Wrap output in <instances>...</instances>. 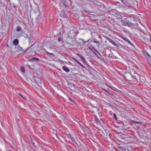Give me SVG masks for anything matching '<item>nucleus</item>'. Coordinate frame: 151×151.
<instances>
[{"label":"nucleus","mask_w":151,"mask_h":151,"mask_svg":"<svg viewBox=\"0 0 151 151\" xmlns=\"http://www.w3.org/2000/svg\"><path fill=\"white\" fill-rule=\"evenodd\" d=\"M46 54H48V55H50L52 56H54V54L53 53H50L47 51H46Z\"/></svg>","instance_id":"nucleus-29"},{"label":"nucleus","mask_w":151,"mask_h":151,"mask_svg":"<svg viewBox=\"0 0 151 151\" xmlns=\"http://www.w3.org/2000/svg\"><path fill=\"white\" fill-rule=\"evenodd\" d=\"M103 89L104 91H105L106 93H107L109 94L110 95H111V96H113V93H109L108 91L106 89H105L104 88H103Z\"/></svg>","instance_id":"nucleus-25"},{"label":"nucleus","mask_w":151,"mask_h":151,"mask_svg":"<svg viewBox=\"0 0 151 151\" xmlns=\"http://www.w3.org/2000/svg\"><path fill=\"white\" fill-rule=\"evenodd\" d=\"M141 123H142L141 122L136 121L135 124H141Z\"/></svg>","instance_id":"nucleus-45"},{"label":"nucleus","mask_w":151,"mask_h":151,"mask_svg":"<svg viewBox=\"0 0 151 151\" xmlns=\"http://www.w3.org/2000/svg\"><path fill=\"white\" fill-rule=\"evenodd\" d=\"M61 2L63 4V6H65L66 8L68 9L69 8V6L68 5L66 2V0H60Z\"/></svg>","instance_id":"nucleus-9"},{"label":"nucleus","mask_w":151,"mask_h":151,"mask_svg":"<svg viewBox=\"0 0 151 151\" xmlns=\"http://www.w3.org/2000/svg\"><path fill=\"white\" fill-rule=\"evenodd\" d=\"M92 48L93 50H94L97 53L99 54V52L96 50L95 49V48L94 47H93V46H92Z\"/></svg>","instance_id":"nucleus-38"},{"label":"nucleus","mask_w":151,"mask_h":151,"mask_svg":"<svg viewBox=\"0 0 151 151\" xmlns=\"http://www.w3.org/2000/svg\"><path fill=\"white\" fill-rule=\"evenodd\" d=\"M100 7V8H102V7L101 6H99V7Z\"/></svg>","instance_id":"nucleus-53"},{"label":"nucleus","mask_w":151,"mask_h":151,"mask_svg":"<svg viewBox=\"0 0 151 151\" xmlns=\"http://www.w3.org/2000/svg\"><path fill=\"white\" fill-rule=\"evenodd\" d=\"M110 52H111V53H110V54H109V55L108 56V57H109L110 58H113V53L111 52V50H110Z\"/></svg>","instance_id":"nucleus-33"},{"label":"nucleus","mask_w":151,"mask_h":151,"mask_svg":"<svg viewBox=\"0 0 151 151\" xmlns=\"http://www.w3.org/2000/svg\"><path fill=\"white\" fill-rule=\"evenodd\" d=\"M101 12H103V11H104L103 10H101Z\"/></svg>","instance_id":"nucleus-52"},{"label":"nucleus","mask_w":151,"mask_h":151,"mask_svg":"<svg viewBox=\"0 0 151 151\" xmlns=\"http://www.w3.org/2000/svg\"><path fill=\"white\" fill-rule=\"evenodd\" d=\"M109 87L111 89L113 90H114V91H116L117 90V88H115L114 87L112 86V87H111L110 86H109Z\"/></svg>","instance_id":"nucleus-30"},{"label":"nucleus","mask_w":151,"mask_h":151,"mask_svg":"<svg viewBox=\"0 0 151 151\" xmlns=\"http://www.w3.org/2000/svg\"><path fill=\"white\" fill-rule=\"evenodd\" d=\"M28 61L30 62H33L34 61H40L39 58L37 57H33L32 58H29Z\"/></svg>","instance_id":"nucleus-6"},{"label":"nucleus","mask_w":151,"mask_h":151,"mask_svg":"<svg viewBox=\"0 0 151 151\" xmlns=\"http://www.w3.org/2000/svg\"><path fill=\"white\" fill-rule=\"evenodd\" d=\"M132 122L133 123L135 124L136 121H134V120H132Z\"/></svg>","instance_id":"nucleus-48"},{"label":"nucleus","mask_w":151,"mask_h":151,"mask_svg":"<svg viewBox=\"0 0 151 151\" xmlns=\"http://www.w3.org/2000/svg\"><path fill=\"white\" fill-rule=\"evenodd\" d=\"M123 39L125 41H127V42H128L131 45H132V46H134V45L132 44V43L127 38L124 37Z\"/></svg>","instance_id":"nucleus-14"},{"label":"nucleus","mask_w":151,"mask_h":151,"mask_svg":"<svg viewBox=\"0 0 151 151\" xmlns=\"http://www.w3.org/2000/svg\"><path fill=\"white\" fill-rule=\"evenodd\" d=\"M17 48L18 50V52H21L22 51H23V48L21 47L19 45H18L17 47Z\"/></svg>","instance_id":"nucleus-23"},{"label":"nucleus","mask_w":151,"mask_h":151,"mask_svg":"<svg viewBox=\"0 0 151 151\" xmlns=\"http://www.w3.org/2000/svg\"><path fill=\"white\" fill-rule=\"evenodd\" d=\"M94 118L96 122L98 123L99 124L101 123L99 119L96 116H94Z\"/></svg>","instance_id":"nucleus-22"},{"label":"nucleus","mask_w":151,"mask_h":151,"mask_svg":"<svg viewBox=\"0 0 151 151\" xmlns=\"http://www.w3.org/2000/svg\"><path fill=\"white\" fill-rule=\"evenodd\" d=\"M127 78V80L129 81H132L133 80V79H135L136 81H137V79L135 76H132L131 74L129 73L125 77Z\"/></svg>","instance_id":"nucleus-3"},{"label":"nucleus","mask_w":151,"mask_h":151,"mask_svg":"<svg viewBox=\"0 0 151 151\" xmlns=\"http://www.w3.org/2000/svg\"><path fill=\"white\" fill-rule=\"evenodd\" d=\"M132 19H133V20H134V17L133 16L132 17Z\"/></svg>","instance_id":"nucleus-50"},{"label":"nucleus","mask_w":151,"mask_h":151,"mask_svg":"<svg viewBox=\"0 0 151 151\" xmlns=\"http://www.w3.org/2000/svg\"><path fill=\"white\" fill-rule=\"evenodd\" d=\"M89 104L90 105H91V106L93 107V108H96V106H94V105H93L92 103H89Z\"/></svg>","instance_id":"nucleus-42"},{"label":"nucleus","mask_w":151,"mask_h":151,"mask_svg":"<svg viewBox=\"0 0 151 151\" xmlns=\"http://www.w3.org/2000/svg\"><path fill=\"white\" fill-rule=\"evenodd\" d=\"M73 59L76 63H78L81 66L83 67L84 68H85V67L82 65V64L80 63L78 60L76 59L75 58H72Z\"/></svg>","instance_id":"nucleus-17"},{"label":"nucleus","mask_w":151,"mask_h":151,"mask_svg":"<svg viewBox=\"0 0 151 151\" xmlns=\"http://www.w3.org/2000/svg\"><path fill=\"white\" fill-rule=\"evenodd\" d=\"M19 95L21 97H22L23 99L25 100H26V99L23 96V95L21 93H19Z\"/></svg>","instance_id":"nucleus-43"},{"label":"nucleus","mask_w":151,"mask_h":151,"mask_svg":"<svg viewBox=\"0 0 151 151\" xmlns=\"http://www.w3.org/2000/svg\"><path fill=\"white\" fill-rule=\"evenodd\" d=\"M32 79L35 81L36 83L38 86L41 85L42 83V82L40 78L37 77L35 76H32Z\"/></svg>","instance_id":"nucleus-2"},{"label":"nucleus","mask_w":151,"mask_h":151,"mask_svg":"<svg viewBox=\"0 0 151 151\" xmlns=\"http://www.w3.org/2000/svg\"><path fill=\"white\" fill-rule=\"evenodd\" d=\"M92 48L93 50H94L97 53L99 54V52L96 50L95 49V48L94 47H93V46H92Z\"/></svg>","instance_id":"nucleus-39"},{"label":"nucleus","mask_w":151,"mask_h":151,"mask_svg":"<svg viewBox=\"0 0 151 151\" xmlns=\"http://www.w3.org/2000/svg\"><path fill=\"white\" fill-rule=\"evenodd\" d=\"M62 38L61 37H59L58 39V40L59 42H60L62 41Z\"/></svg>","instance_id":"nucleus-41"},{"label":"nucleus","mask_w":151,"mask_h":151,"mask_svg":"<svg viewBox=\"0 0 151 151\" xmlns=\"http://www.w3.org/2000/svg\"><path fill=\"white\" fill-rule=\"evenodd\" d=\"M108 40L109 42H111L112 44L113 45H114L116 47H118L117 44L116 43L114 42V40H113L110 39H109Z\"/></svg>","instance_id":"nucleus-12"},{"label":"nucleus","mask_w":151,"mask_h":151,"mask_svg":"<svg viewBox=\"0 0 151 151\" xmlns=\"http://www.w3.org/2000/svg\"><path fill=\"white\" fill-rule=\"evenodd\" d=\"M69 100L72 102L75 103V102L70 96H69Z\"/></svg>","instance_id":"nucleus-36"},{"label":"nucleus","mask_w":151,"mask_h":151,"mask_svg":"<svg viewBox=\"0 0 151 151\" xmlns=\"http://www.w3.org/2000/svg\"><path fill=\"white\" fill-rule=\"evenodd\" d=\"M13 44L14 45H18L19 43V40L17 39H14L13 41Z\"/></svg>","instance_id":"nucleus-19"},{"label":"nucleus","mask_w":151,"mask_h":151,"mask_svg":"<svg viewBox=\"0 0 151 151\" xmlns=\"http://www.w3.org/2000/svg\"><path fill=\"white\" fill-rule=\"evenodd\" d=\"M80 40H82L83 42V44H85V43L86 42H88L89 40H88V41H85L84 40H83V39H79Z\"/></svg>","instance_id":"nucleus-40"},{"label":"nucleus","mask_w":151,"mask_h":151,"mask_svg":"<svg viewBox=\"0 0 151 151\" xmlns=\"http://www.w3.org/2000/svg\"><path fill=\"white\" fill-rule=\"evenodd\" d=\"M62 69L66 72H68L70 71L69 69L66 66H63Z\"/></svg>","instance_id":"nucleus-13"},{"label":"nucleus","mask_w":151,"mask_h":151,"mask_svg":"<svg viewBox=\"0 0 151 151\" xmlns=\"http://www.w3.org/2000/svg\"><path fill=\"white\" fill-rule=\"evenodd\" d=\"M1 29L4 31H6V29L5 27H6L5 25L4 24L3 26H1Z\"/></svg>","instance_id":"nucleus-28"},{"label":"nucleus","mask_w":151,"mask_h":151,"mask_svg":"<svg viewBox=\"0 0 151 151\" xmlns=\"http://www.w3.org/2000/svg\"><path fill=\"white\" fill-rule=\"evenodd\" d=\"M85 11V12L86 13H87V12H88V11H86V10H85V11Z\"/></svg>","instance_id":"nucleus-51"},{"label":"nucleus","mask_w":151,"mask_h":151,"mask_svg":"<svg viewBox=\"0 0 151 151\" xmlns=\"http://www.w3.org/2000/svg\"><path fill=\"white\" fill-rule=\"evenodd\" d=\"M31 142H32V144L33 145V146H35V143L32 141H31Z\"/></svg>","instance_id":"nucleus-46"},{"label":"nucleus","mask_w":151,"mask_h":151,"mask_svg":"<svg viewBox=\"0 0 151 151\" xmlns=\"http://www.w3.org/2000/svg\"><path fill=\"white\" fill-rule=\"evenodd\" d=\"M89 50H91L94 53V54L95 55H97V54H96V52L95 51H93V49H92V48L91 47H89Z\"/></svg>","instance_id":"nucleus-31"},{"label":"nucleus","mask_w":151,"mask_h":151,"mask_svg":"<svg viewBox=\"0 0 151 151\" xmlns=\"http://www.w3.org/2000/svg\"><path fill=\"white\" fill-rule=\"evenodd\" d=\"M99 151H104L102 149L99 148Z\"/></svg>","instance_id":"nucleus-47"},{"label":"nucleus","mask_w":151,"mask_h":151,"mask_svg":"<svg viewBox=\"0 0 151 151\" xmlns=\"http://www.w3.org/2000/svg\"><path fill=\"white\" fill-rule=\"evenodd\" d=\"M142 54L148 62L151 63V56L145 50L142 52Z\"/></svg>","instance_id":"nucleus-1"},{"label":"nucleus","mask_w":151,"mask_h":151,"mask_svg":"<svg viewBox=\"0 0 151 151\" xmlns=\"http://www.w3.org/2000/svg\"><path fill=\"white\" fill-rule=\"evenodd\" d=\"M20 69L21 71L23 72V73H24L25 72V68L24 67H20Z\"/></svg>","instance_id":"nucleus-27"},{"label":"nucleus","mask_w":151,"mask_h":151,"mask_svg":"<svg viewBox=\"0 0 151 151\" xmlns=\"http://www.w3.org/2000/svg\"><path fill=\"white\" fill-rule=\"evenodd\" d=\"M68 86L72 91L77 92L75 91V85L73 83H70L68 84Z\"/></svg>","instance_id":"nucleus-4"},{"label":"nucleus","mask_w":151,"mask_h":151,"mask_svg":"<svg viewBox=\"0 0 151 151\" xmlns=\"http://www.w3.org/2000/svg\"><path fill=\"white\" fill-rule=\"evenodd\" d=\"M76 33H79V32H76Z\"/></svg>","instance_id":"nucleus-54"},{"label":"nucleus","mask_w":151,"mask_h":151,"mask_svg":"<svg viewBox=\"0 0 151 151\" xmlns=\"http://www.w3.org/2000/svg\"><path fill=\"white\" fill-rule=\"evenodd\" d=\"M77 55L81 58L83 63H86V61L85 58L83 56L79 53H77Z\"/></svg>","instance_id":"nucleus-10"},{"label":"nucleus","mask_w":151,"mask_h":151,"mask_svg":"<svg viewBox=\"0 0 151 151\" xmlns=\"http://www.w3.org/2000/svg\"><path fill=\"white\" fill-rule=\"evenodd\" d=\"M121 22H122V24L123 25H127V24L128 23V22H127L126 21H124L123 20H122L121 21Z\"/></svg>","instance_id":"nucleus-21"},{"label":"nucleus","mask_w":151,"mask_h":151,"mask_svg":"<svg viewBox=\"0 0 151 151\" xmlns=\"http://www.w3.org/2000/svg\"><path fill=\"white\" fill-rule=\"evenodd\" d=\"M73 59L76 63H78L81 66L83 67L84 68H85V67L82 65V64L80 63L78 60L76 59L75 58H72Z\"/></svg>","instance_id":"nucleus-18"},{"label":"nucleus","mask_w":151,"mask_h":151,"mask_svg":"<svg viewBox=\"0 0 151 151\" xmlns=\"http://www.w3.org/2000/svg\"><path fill=\"white\" fill-rule=\"evenodd\" d=\"M92 48L93 50H94L97 53L99 54V52L96 50L95 49V48L94 47H93V46H92Z\"/></svg>","instance_id":"nucleus-37"},{"label":"nucleus","mask_w":151,"mask_h":151,"mask_svg":"<svg viewBox=\"0 0 151 151\" xmlns=\"http://www.w3.org/2000/svg\"><path fill=\"white\" fill-rule=\"evenodd\" d=\"M70 33V31L69 32V33ZM68 37L69 38H70L71 36H70V33L68 34Z\"/></svg>","instance_id":"nucleus-44"},{"label":"nucleus","mask_w":151,"mask_h":151,"mask_svg":"<svg viewBox=\"0 0 151 151\" xmlns=\"http://www.w3.org/2000/svg\"><path fill=\"white\" fill-rule=\"evenodd\" d=\"M67 137L68 138H70L72 142H74L75 143H76V141L75 140L74 138L72 136V135L70 134H67Z\"/></svg>","instance_id":"nucleus-8"},{"label":"nucleus","mask_w":151,"mask_h":151,"mask_svg":"<svg viewBox=\"0 0 151 151\" xmlns=\"http://www.w3.org/2000/svg\"><path fill=\"white\" fill-rule=\"evenodd\" d=\"M110 14L113 15L114 16H116L119 15V12L115 9L111 10L109 12Z\"/></svg>","instance_id":"nucleus-5"},{"label":"nucleus","mask_w":151,"mask_h":151,"mask_svg":"<svg viewBox=\"0 0 151 151\" xmlns=\"http://www.w3.org/2000/svg\"><path fill=\"white\" fill-rule=\"evenodd\" d=\"M38 12L39 13L37 16V17H36V19L37 21H40L42 17V14L40 12L39 9H38Z\"/></svg>","instance_id":"nucleus-7"},{"label":"nucleus","mask_w":151,"mask_h":151,"mask_svg":"<svg viewBox=\"0 0 151 151\" xmlns=\"http://www.w3.org/2000/svg\"><path fill=\"white\" fill-rule=\"evenodd\" d=\"M73 59L76 63H78L81 66L83 67L84 68H85V67L82 65V64L80 63L78 60L76 59L75 58H72Z\"/></svg>","instance_id":"nucleus-16"},{"label":"nucleus","mask_w":151,"mask_h":151,"mask_svg":"<svg viewBox=\"0 0 151 151\" xmlns=\"http://www.w3.org/2000/svg\"><path fill=\"white\" fill-rule=\"evenodd\" d=\"M127 26L128 27H132L134 26V24L131 22H129L127 24Z\"/></svg>","instance_id":"nucleus-20"},{"label":"nucleus","mask_w":151,"mask_h":151,"mask_svg":"<svg viewBox=\"0 0 151 151\" xmlns=\"http://www.w3.org/2000/svg\"><path fill=\"white\" fill-rule=\"evenodd\" d=\"M22 29L21 27L20 26H18L17 27L16 30L17 32H19L21 31Z\"/></svg>","instance_id":"nucleus-26"},{"label":"nucleus","mask_w":151,"mask_h":151,"mask_svg":"<svg viewBox=\"0 0 151 151\" xmlns=\"http://www.w3.org/2000/svg\"><path fill=\"white\" fill-rule=\"evenodd\" d=\"M108 106L111 108H114V106L111 104L108 103Z\"/></svg>","instance_id":"nucleus-34"},{"label":"nucleus","mask_w":151,"mask_h":151,"mask_svg":"<svg viewBox=\"0 0 151 151\" xmlns=\"http://www.w3.org/2000/svg\"><path fill=\"white\" fill-rule=\"evenodd\" d=\"M103 8L104 9V6H103Z\"/></svg>","instance_id":"nucleus-55"},{"label":"nucleus","mask_w":151,"mask_h":151,"mask_svg":"<svg viewBox=\"0 0 151 151\" xmlns=\"http://www.w3.org/2000/svg\"><path fill=\"white\" fill-rule=\"evenodd\" d=\"M60 16L63 18H67V15L63 11H61L60 13Z\"/></svg>","instance_id":"nucleus-11"},{"label":"nucleus","mask_w":151,"mask_h":151,"mask_svg":"<svg viewBox=\"0 0 151 151\" xmlns=\"http://www.w3.org/2000/svg\"><path fill=\"white\" fill-rule=\"evenodd\" d=\"M86 65L89 67H91L88 64L86 63H86H85Z\"/></svg>","instance_id":"nucleus-49"},{"label":"nucleus","mask_w":151,"mask_h":151,"mask_svg":"<svg viewBox=\"0 0 151 151\" xmlns=\"http://www.w3.org/2000/svg\"><path fill=\"white\" fill-rule=\"evenodd\" d=\"M113 117L116 120H117V119L116 117V114L115 113L113 114Z\"/></svg>","instance_id":"nucleus-35"},{"label":"nucleus","mask_w":151,"mask_h":151,"mask_svg":"<svg viewBox=\"0 0 151 151\" xmlns=\"http://www.w3.org/2000/svg\"><path fill=\"white\" fill-rule=\"evenodd\" d=\"M73 59L76 63H78L81 66L83 67L84 68H85V67L82 65V64L80 63L78 60L76 59L75 58H72Z\"/></svg>","instance_id":"nucleus-15"},{"label":"nucleus","mask_w":151,"mask_h":151,"mask_svg":"<svg viewBox=\"0 0 151 151\" xmlns=\"http://www.w3.org/2000/svg\"><path fill=\"white\" fill-rule=\"evenodd\" d=\"M119 149L120 151H125V149L122 147H119Z\"/></svg>","instance_id":"nucleus-24"},{"label":"nucleus","mask_w":151,"mask_h":151,"mask_svg":"<svg viewBox=\"0 0 151 151\" xmlns=\"http://www.w3.org/2000/svg\"><path fill=\"white\" fill-rule=\"evenodd\" d=\"M93 43H97V44H98V46H99V42L98 41H97V40L96 39H95V40H93Z\"/></svg>","instance_id":"nucleus-32"}]
</instances>
